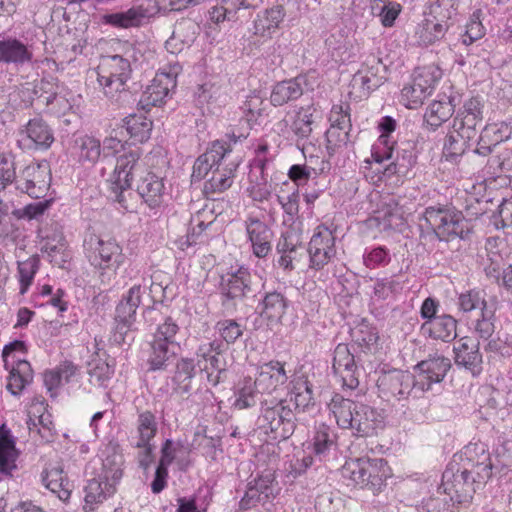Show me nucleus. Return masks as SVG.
Listing matches in <instances>:
<instances>
[{"label": "nucleus", "instance_id": "50", "mask_svg": "<svg viewBox=\"0 0 512 512\" xmlns=\"http://www.w3.org/2000/svg\"><path fill=\"white\" fill-rule=\"evenodd\" d=\"M402 284L394 277L378 278L374 281L371 300L384 302L394 300L402 291Z\"/></svg>", "mask_w": 512, "mask_h": 512}, {"label": "nucleus", "instance_id": "63", "mask_svg": "<svg viewBox=\"0 0 512 512\" xmlns=\"http://www.w3.org/2000/svg\"><path fill=\"white\" fill-rule=\"evenodd\" d=\"M215 331L224 342L232 344L243 335L244 327L234 319H224L216 323Z\"/></svg>", "mask_w": 512, "mask_h": 512}, {"label": "nucleus", "instance_id": "30", "mask_svg": "<svg viewBox=\"0 0 512 512\" xmlns=\"http://www.w3.org/2000/svg\"><path fill=\"white\" fill-rule=\"evenodd\" d=\"M8 372L6 378V389L11 395L19 397L24 390L32 383L34 378L33 369L28 361H17L3 364Z\"/></svg>", "mask_w": 512, "mask_h": 512}, {"label": "nucleus", "instance_id": "36", "mask_svg": "<svg viewBox=\"0 0 512 512\" xmlns=\"http://www.w3.org/2000/svg\"><path fill=\"white\" fill-rule=\"evenodd\" d=\"M358 423L356 436H373L385 426V418L382 412L374 407L361 403L358 410Z\"/></svg>", "mask_w": 512, "mask_h": 512}, {"label": "nucleus", "instance_id": "61", "mask_svg": "<svg viewBox=\"0 0 512 512\" xmlns=\"http://www.w3.org/2000/svg\"><path fill=\"white\" fill-rule=\"evenodd\" d=\"M229 143L223 140H216L211 143L209 148L206 150L203 155L207 157V159L212 162L215 167H220L221 161L224 160L227 155L231 152V142L236 143L239 137L234 134L228 135Z\"/></svg>", "mask_w": 512, "mask_h": 512}, {"label": "nucleus", "instance_id": "13", "mask_svg": "<svg viewBox=\"0 0 512 512\" xmlns=\"http://www.w3.org/2000/svg\"><path fill=\"white\" fill-rule=\"evenodd\" d=\"M224 350V345L220 340H213L202 343L196 350L195 363L200 372L206 375L209 385L217 386L221 380V374L225 372V364L220 356Z\"/></svg>", "mask_w": 512, "mask_h": 512}, {"label": "nucleus", "instance_id": "34", "mask_svg": "<svg viewBox=\"0 0 512 512\" xmlns=\"http://www.w3.org/2000/svg\"><path fill=\"white\" fill-rule=\"evenodd\" d=\"M248 196L254 202H269L273 198L271 185L264 175V164L256 161L249 172V185L246 189Z\"/></svg>", "mask_w": 512, "mask_h": 512}, {"label": "nucleus", "instance_id": "10", "mask_svg": "<svg viewBox=\"0 0 512 512\" xmlns=\"http://www.w3.org/2000/svg\"><path fill=\"white\" fill-rule=\"evenodd\" d=\"M182 71L178 62H170L160 68L150 85L143 91L139 105L144 110L161 105L169 93L176 88L177 77Z\"/></svg>", "mask_w": 512, "mask_h": 512}, {"label": "nucleus", "instance_id": "21", "mask_svg": "<svg viewBox=\"0 0 512 512\" xmlns=\"http://www.w3.org/2000/svg\"><path fill=\"white\" fill-rule=\"evenodd\" d=\"M451 367L450 359L434 355L417 364L419 374L415 377L417 388L429 390L434 383L441 382Z\"/></svg>", "mask_w": 512, "mask_h": 512}, {"label": "nucleus", "instance_id": "48", "mask_svg": "<svg viewBox=\"0 0 512 512\" xmlns=\"http://www.w3.org/2000/svg\"><path fill=\"white\" fill-rule=\"evenodd\" d=\"M31 52L26 45L16 39L0 41V63L20 64L30 61Z\"/></svg>", "mask_w": 512, "mask_h": 512}, {"label": "nucleus", "instance_id": "9", "mask_svg": "<svg viewBox=\"0 0 512 512\" xmlns=\"http://www.w3.org/2000/svg\"><path fill=\"white\" fill-rule=\"evenodd\" d=\"M423 217L439 240L463 239L469 232L467 221L458 212L430 206L425 209Z\"/></svg>", "mask_w": 512, "mask_h": 512}, {"label": "nucleus", "instance_id": "6", "mask_svg": "<svg viewBox=\"0 0 512 512\" xmlns=\"http://www.w3.org/2000/svg\"><path fill=\"white\" fill-rule=\"evenodd\" d=\"M123 475L122 457L108 456L102 461V471L98 478L90 479L84 489L85 509L94 508L112 496Z\"/></svg>", "mask_w": 512, "mask_h": 512}, {"label": "nucleus", "instance_id": "56", "mask_svg": "<svg viewBox=\"0 0 512 512\" xmlns=\"http://www.w3.org/2000/svg\"><path fill=\"white\" fill-rule=\"evenodd\" d=\"M89 381L92 385L106 388L114 374V365L102 359L89 363Z\"/></svg>", "mask_w": 512, "mask_h": 512}, {"label": "nucleus", "instance_id": "44", "mask_svg": "<svg viewBox=\"0 0 512 512\" xmlns=\"http://www.w3.org/2000/svg\"><path fill=\"white\" fill-rule=\"evenodd\" d=\"M260 393L256 388V381L251 377L239 379L233 388L232 406L238 410L253 407L256 404V396Z\"/></svg>", "mask_w": 512, "mask_h": 512}, {"label": "nucleus", "instance_id": "55", "mask_svg": "<svg viewBox=\"0 0 512 512\" xmlns=\"http://www.w3.org/2000/svg\"><path fill=\"white\" fill-rule=\"evenodd\" d=\"M285 17L284 8L281 5L273 6L259 13L255 20V28L257 31H269L281 29V23Z\"/></svg>", "mask_w": 512, "mask_h": 512}, {"label": "nucleus", "instance_id": "2", "mask_svg": "<svg viewBox=\"0 0 512 512\" xmlns=\"http://www.w3.org/2000/svg\"><path fill=\"white\" fill-rule=\"evenodd\" d=\"M493 463L486 444L469 443L447 465L438 490L444 498L430 497L417 506L418 512H454L455 504H469L477 490L492 476Z\"/></svg>", "mask_w": 512, "mask_h": 512}, {"label": "nucleus", "instance_id": "59", "mask_svg": "<svg viewBox=\"0 0 512 512\" xmlns=\"http://www.w3.org/2000/svg\"><path fill=\"white\" fill-rule=\"evenodd\" d=\"M39 264L40 260L37 256H31L24 261L18 262V275L21 294H25L28 291L39 269Z\"/></svg>", "mask_w": 512, "mask_h": 512}, {"label": "nucleus", "instance_id": "64", "mask_svg": "<svg viewBox=\"0 0 512 512\" xmlns=\"http://www.w3.org/2000/svg\"><path fill=\"white\" fill-rule=\"evenodd\" d=\"M429 95L420 87V84L411 83L401 90V99L409 109H417Z\"/></svg>", "mask_w": 512, "mask_h": 512}, {"label": "nucleus", "instance_id": "17", "mask_svg": "<svg viewBox=\"0 0 512 512\" xmlns=\"http://www.w3.org/2000/svg\"><path fill=\"white\" fill-rule=\"evenodd\" d=\"M219 289L221 295L228 300H238L248 296L253 292L250 269L243 265L236 269L231 267L221 276Z\"/></svg>", "mask_w": 512, "mask_h": 512}, {"label": "nucleus", "instance_id": "11", "mask_svg": "<svg viewBox=\"0 0 512 512\" xmlns=\"http://www.w3.org/2000/svg\"><path fill=\"white\" fill-rule=\"evenodd\" d=\"M335 229L324 224L318 225L308 244L309 268L320 271L336 257Z\"/></svg>", "mask_w": 512, "mask_h": 512}, {"label": "nucleus", "instance_id": "35", "mask_svg": "<svg viewBox=\"0 0 512 512\" xmlns=\"http://www.w3.org/2000/svg\"><path fill=\"white\" fill-rule=\"evenodd\" d=\"M238 163L231 162L224 167H217L212 171V176L204 183L203 192L208 198L220 194L229 189L234 181Z\"/></svg>", "mask_w": 512, "mask_h": 512}, {"label": "nucleus", "instance_id": "20", "mask_svg": "<svg viewBox=\"0 0 512 512\" xmlns=\"http://www.w3.org/2000/svg\"><path fill=\"white\" fill-rule=\"evenodd\" d=\"M273 472L266 470L249 481L244 496L239 505L241 509H250L260 502L275 496L276 485Z\"/></svg>", "mask_w": 512, "mask_h": 512}, {"label": "nucleus", "instance_id": "32", "mask_svg": "<svg viewBox=\"0 0 512 512\" xmlns=\"http://www.w3.org/2000/svg\"><path fill=\"white\" fill-rule=\"evenodd\" d=\"M307 86L306 76L300 75L293 79L278 82L272 88L270 101L275 107L300 98Z\"/></svg>", "mask_w": 512, "mask_h": 512}, {"label": "nucleus", "instance_id": "45", "mask_svg": "<svg viewBox=\"0 0 512 512\" xmlns=\"http://www.w3.org/2000/svg\"><path fill=\"white\" fill-rule=\"evenodd\" d=\"M42 483L61 501L65 502L70 498L71 485L60 467L46 469L42 473Z\"/></svg>", "mask_w": 512, "mask_h": 512}, {"label": "nucleus", "instance_id": "15", "mask_svg": "<svg viewBox=\"0 0 512 512\" xmlns=\"http://www.w3.org/2000/svg\"><path fill=\"white\" fill-rule=\"evenodd\" d=\"M244 227L252 254L259 259L266 258L272 251L273 232L271 228L264 220L253 214L246 217Z\"/></svg>", "mask_w": 512, "mask_h": 512}, {"label": "nucleus", "instance_id": "47", "mask_svg": "<svg viewBox=\"0 0 512 512\" xmlns=\"http://www.w3.org/2000/svg\"><path fill=\"white\" fill-rule=\"evenodd\" d=\"M158 431L156 415L151 411H142L136 420L137 441L135 446H147L151 444Z\"/></svg>", "mask_w": 512, "mask_h": 512}, {"label": "nucleus", "instance_id": "54", "mask_svg": "<svg viewBox=\"0 0 512 512\" xmlns=\"http://www.w3.org/2000/svg\"><path fill=\"white\" fill-rule=\"evenodd\" d=\"M352 340L360 348L372 350L376 348L379 334L376 327L363 321L351 331Z\"/></svg>", "mask_w": 512, "mask_h": 512}, {"label": "nucleus", "instance_id": "25", "mask_svg": "<svg viewBox=\"0 0 512 512\" xmlns=\"http://www.w3.org/2000/svg\"><path fill=\"white\" fill-rule=\"evenodd\" d=\"M332 368L334 373L341 378L343 388L354 390L358 387L359 380L355 375L357 367L354 355L346 344L336 346Z\"/></svg>", "mask_w": 512, "mask_h": 512}, {"label": "nucleus", "instance_id": "4", "mask_svg": "<svg viewBox=\"0 0 512 512\" xmlns=\"http://www.w3.org/2000/svg\"><path fill=\"white\" fill-rule=\"evenodd\" d=\"M483 119V103L478 97L466 100L456 112L452 127L446 136L443 156L446 160L456 162L470 146V141L477 136V126Z\"/></svg>", "mask_w": 512, "mask_h": 512}, {"label": "nucleus", "instance_id": "12", "mask_svg": "<svg viewBox=\"0 0 512 512\" xmlns=\"http://www.w3.org/2000/svg\"><path fill=\"white\" fill-rule=\"evenodd\" d=\"M50 184L51 173L48 163H31L18 172L15 188L31 198L40 199L47 195Z\"/></svg>", "mask_w": 512, "mask_h": 512}, {"label": "nucleus", "instance_id": "60", "mask_svg": "<svg viewBox=\"0 0 512 512\" xmlns=\"http://www.w3.org/2000/svg\"><path fill=\"white\" fill-rule=\"evenodd\" d=\"M42 251L47 254L50 262L55 265L61 266L70 258V252L68 251L66 240L62 236H59L57 240H47Z\"/></svg>", "mask_w": 512, "mask_h": 512}, {"label": "nucleus", "instance_id": "38", "mask_svg": "<svg viewBox=\"0 0 512 512\" xmlns=\"http://www.w3.org/2000/svg\"><path fill=\"white\" fill-rule=\"evenodd\" d=\"M456 97L448 96L447 99L434 100L426 108L424 121L431 130H436L444 122L450 119L454 113Z\"/></svg>", "mask_w": 512, "mask_h": 512}, {"label": "nucleus", "instance_id": "62", "mask_svg": "<svg viewBox=\"0 0 512 512\" xmlns=\"http://www.w3.org/2000/svg\"><path fill=\"white\" fill-rule=\"evenodd\" d=\"M185 453L184 447L171 439H167L161 447V457L159 463L161 466L169 467L174 461H177L180 469H184V464L180 456Z\"/></svg>", "mask_w": 512, "mask_h": 512}, {"label": "nucleus", "instance_id": "8", "mask_svg": "<svg viewBox=\"0 0 512 512\" xmlns=\"http://www.w3.org/2000/svg\"><path fill=\"white\" fill-rule=\"evenodd\" d=\"M84 249L90 264L101 270L116 271L125 262L122 246L113 238L91 235L85 240Z\"/></svg>", "mask_w": 512, "mask_h": 512}, {"label": "nucleus", "instance_id": "5", "mask_svg": "<svg viewBox=\"0 0 512 512\" xmlns=\"http://www.w3.org/2000/svg\"><path fill=\"white\" fill-rule=\"evenodd\" d=\"M148 168V158H142L138 149H130L117 156L115 167L107 178L114 200L124 206V192L131 188L133 179H139Z\"/></svg>", "mask_w": 512, "mask_h": 512}, {"label": "nucleus", "instance_id": "51", "mask_svg": "<svg viewBox=\"0 0 512 512\" xmlns=\"http://www.w3.org/2000/svg\"><path fill=\"white\" fill-rule=\"evenodd\" d=\"M443 76L442 69L435 64L418 67L413 74L412 82L420 84V87L430 96Z\"/></svg>", "mask_w": 512, "mask_h": 512}, {"label": "nucleus", "instance_id": "39", "mask_svg": "<svg viewBox=\"0 0 512 512\" xmlns=\"http://www.w3.org/2000/svg\"><path fill=\"white\" fill-rule=\"evenodd\" d=\"M17 451L9 430L0 429V481L10 477L16 469Z\"/></svg>", "mask_w": 512, "mask_h": 512}, {"label": "nucleus", "instance_id": "40", "mask_svg": "<svg viewBox=\"0 0 512 512\" xmlns=\"http://www.w3.org/2000/svg\"><path fill=\"white\" fill-rule=\"evenodd\" d=\"M422 20L423 32H447L453 27L451 11L442 8L441 4H433L425 11Z\"/></svg>", "mask_w": 512, "mask_h": 512}, {"label": "nucleus", "instance_id": "1", "mask_svg": "<svg viewBox=\"0 0 512 512\" xmlns=\"http://www.w3.org/2000/svg\"><path fill=\"white\" fill-rule=\"evenodd\" d=\"M256 388L261 393L272 394L287 384L286 396L280 400L261 402L260 414L256 421L259 433L267 440L279 441L289 438L295 428V415L309 413L315 408L313 386L304 374L290 378L285 363L271 360L256 368Z\"/></svg>", "mask_w": 512, "mask_h": 512}, {"label": "nucleus", "instance_id": "24", "mask_svg": "<svg viewBox=\"0 0 512 512\" xmlns=\"http://www.w3.org/2000/svg\"><path fill=\"white\" fill-rule=\"evenodd\" d=\"M511 135L512 127L510 122L487 123L478 137L474 152L481 156H487L498 144L510 139Z\"/></svg>", "mask_w": 512, "mask_h": 512}, {"label": "nucleus", "instance_id": "14", "mask_svg": "<svg viewBox=\"0 0 512 512\" xmlns=\"http://www.w3.org/2000/svg\"><path fill=\"white\" fill-rule=\"evenodd\" d=\"M379 395L386 401L406 399L414 387L415 376L408 371L394 370L378 379Z\"/></svg>", "mask_w": 512, "mask_h": 512}, {"label": "nucleus", "instance_id": "27", "mask_svg": "<svg viewBox=\"0 0 512 512\" xmlns=\"http://www.w3.org/2000/svg\"><path fill=\"white\" fill-rule=\"evenodd\" d=\"M364 489L373 493L380 492L386 486V480L391 477V469L383 458L362 457Z\"/></svg>", "mask_w": 512, "mask_h": 512}, {"label": "nucleus", "instance_id": "57", "mask_svg": "<svg viewBox=\"0 0 512 512\" xmlns=\"http://www.w3.org/2000/svg\"><path fill=\"white\" fill-rule=\"evenodd\" d=\"M362 258L365 267L371 270L386 267L392 259L390 250L383 245L366 247Z\"/></svg>", "mask_w": 512, "mask_h": 512}, {"label": "nucleus", "instance_id": "3", "mask_svg": "<svg viewBox=\"0 0 512 512\" xmlns=\"http://www.w3.org/2000/svg\"><path fill=\"white\" fill-rule=\"evenodd\" d=\"M380 135L371 147V156L363 161L361 171L372 184L381 182L392 185H401L409 177L416 164L417 157L411 150L397 152L393 158L397 141L393 137L396 129V121L391 116H384L378 123Z\"/></svg>", "mask_w": 512, "mask_h": 512}, {"label": "nucleus", "instance_id": "46", "mask_svg": "<svg viewBox=\"0 0 512 512\" xmlns=\"http://www.w3.org/2000/svg\"><path fill=\"white\" fill-rule=\"evenodd\" d=\"M316 112L314 105L299 107L293 115H289L295 140L307 139L312 132L313 116Z\"/></svg>", "mask_w": 512, "mask_h": 512}, {"label": "nucleus", "instance_id": "42", "mask_svg": "<svg viewBox=\"0 0 512 512\" xmlns=\"http://www.w3.org/2000/svg\"><path fill=\"white\" fill-rule=\"evenodd\" d=\"M196 364L193 358L182 357L175 366L172 377L173 390L179 394H186L192 388V380L196 375Z\"/></svg>", "mask_w": 512, "mask_h": 512}, {"label": "nucleus", "instance_id": "23", "mask_svg": "<svg viewBox=\"0 0 512 512\" xmlns=\"http://www.w3.org/2000/svg\"><path fill=\"white\" fill-rule=\"evenodd\" d=\"M359 407L361 403L344 398L340 394H335L328 404L329 412L333 415L338 427L351 430L353 435L357 433Z\"/></svg>", "mask_w": 512, "mask_h": 512}, {"label": "nucleus", "instance_id": "26", "mask_svg": "<svg viewBox=\"0 0 512 512\" xmlns=\"http://www.w3.org/2000/svg\"><path fill=\"white\" fill-rule=\"evenodd\" d=\"M423 337L444 343L452 342L457 337V320L449 314H441L420 326Z\"/></svg>", "mask_w": 512, "mask_h": 512}, {"label": "nucleus", "instance_id": "18", "mask_svg": "<svg viewBox=\"0 0 512 512\" xmlns=\"http://www.w3.org/2000/svg\"><path fill=\"white\" fill-rule=\"evenodd\" d=\"M137 193L152 210H157L164 206L169 196L164 178L148 169L138 179Z\"/></svg>", "mask_w": 512, "mask_h": 512}, {"label": "nucleus", "instance_id": "29", "mask_svg": "<svg viewBox=\"0 0 512 512\" xmlns=\"http://www.w3.org/2000/svg\"><path fill=\"white\" fill-rule=\"evenodd\" d=\"M300 245L301 234L299 231L293 227L284 228L276 245V251L279 255L277 259L278 267L284 271H292L294 269L293 260Z\"/></svg>", "mask_w": 512, "mask_h": 512}, {"label": "nucleus", "instance_id": "19", "mask_svg": "<svg viewBox=\"0 0 512 512\" xmlns=\"http://www.w3.org/2000/svg\"><path fill=\"white\" fill-rule=\"evenodd\" d=\"M54 142L52 129L41 118L30 119L19 132L18 146L25 149H48Z\"/></svg>", "mask_w": 512, "mask_h": 512}, {"label": "nucleus", "instance_id": "22", "mask_svg": "<svg viewBox=\"0 0 512 512\" xmlns=\"http://www.w3.org/2000/svg\"><path fill=\"white\" fill-rule=\"evenodd\" d=\"M454 361L459 367L469 371L476 377L482 372V354L479 351V343L470 338H460L453 347Z\"/></svg>", "mask_w": 512, "mask_h": 512}, {"label": "nucleus", "instance_id": "49", "mask_svg": "<svg viewBox=\"0 0 512 512\" xmlns=\"http://www.w3.org/2000/svg\"><path fill=\"white\" fill-rule=\"evenodd\" d=\"M124 122L128 134L134 141L143 143L150 138L153 123L144 114L129 115Z\"/></svg>", "mask_w": 512, "mask_h": 512}, {"label": "nucleus", "instance_id": "43", "mask_svg": "<svg viewBox=\"0 0 512 512\" xmlns=\"http://www.w3.org/2000/svg\"><path fill=\"white\" fill-rule=\"evenodd\" d=\"M337 435L333 429L321 424L317 427L312 440V450L319 460H326L337 450Z\"/></svg>", "mask_w": 512, "mask_h": 512}, {"label": "nucleus", "instance_id": "52", "mask_svg": "<svg viewBox=\"0 0 512 512\" xmlns=\"http://www.w3.org/2000/svg\"><path fill=\"white\" fill-rule=\"evenodd\" d=\"M457 306L458 309L465 314L477 312L479 315L484 309H488L492 305L487 304L483 291L469 290L459 294Z\"/></svg>", "mask_w": 512, "mask_h": 512}, {"label": "nucleus", "instance_id": "53", "mask_svg": "<svg viewBox=\"0 0 512 512\" xmlns=\"http://www.w3.org/2000/svg\"><path fill=\"white\" fill-rule=\"evenodd\" d=\"M364 471L362 457L346 460L340 469L342 480L347 486L361 489H364Z\"/></svg>", "mask_w": 512, "mask_h": 512}, {"label": "nucleus", "instance_id": "58", "mask_svg": "<svg viewBox=\"0 0 512 512\" xmlns=\"http://www.w3.org/2000/svg\"><path fill=\"white\" fill-rule=\"evenodd\" d=\"M175 354L170 350V345L153 341L151 344V352L147 360L150 371L164 370L168 365V361Z\"/></svg>", "mask_w": 512, "mask_h": 512}, {"label": "nucleus", "instance_id": "33", "mask_svg": "<svg viewBox=\"0 0 512 512\" xmlns=\"http://www.w3.org/2000/svg\"><path fill=\"white\" fill-rule=\"evenodd\" d=\"M377 226L382 231L404 232L407 228L406 214L401 206L394 200H391L374 217Z\"/></svg>", "mask_w": 512, "mask_h": 512}, {"label": "nucleus", "instance_id": "37", "mask_svg": "<svg viewBox=\"0 0 512 512\" xmlns=\"http://www.w3.org/2000/svg\"><path fill=\"white\" fill-rule=\"evenodd\" d=\"M27 425L30 432L38 433L47 441L52 437L53 423L43 401L32 403L28 411Z\"/></svg>", "mask_w": 512, "mask_h": 512}, {"label": "nucleus", "instance_id": "31", "mask_svg": "<svg viewBox=\"0 0 512 512\" xmlns=\"http://www.w3.org/2000/svg\"><path fill=\"white\" fill-rule=\"evenodd\" d=\"M154 7H144L142 4L133 6L127 11L107 14L103 16V20L107 24H111L115 28L128 29L140 27L147 23L154 14Z\"/></svg>", "mask_w": 512, "mask_h": 512}, {"label": "nucleus", "instance_id": "41", "mask_svg": "<svg viewBox=\"0 0 512 512\" xmlns=\"http://www.w3.org/2000/svg\"><path fill=\"white\" fill-rule=\"evenodd\" d=\"M260 314L270 322L278 323L286 313L288 300L277 291L267 292L258 305Z\"/></svg>", "mask_w": 512, "mask_h": 512}, {"label": "nucleus", "instance_id": "28", "mask_svg": "<svg viewBox=\"0 0 512 512\" xmlns=\"http://www.w3.org/2000/svg\"><path fill=\"white\" fill-rule=\"evenodd\" d=\"M70 153L79 164L93 167L101 156V141L92 135H78L73 140Z\"/></svg>", "mask_w": 512, "mask_h": 512}, {"label": "nucleus", "instance_id": "7", "mask_svg": "<svg viewBox=\"0 0 512 512\" xmlns=\"http://www.w3.org/2000/svg\"><path fill=\"white\" fill-rule=\"evenodd\" d=\"M131 64L120 55L105 56L97 67V81L103 93L110 100H118L126 91V83L131 76Z\"/></svg>", "mask_w": 512, "mask_h": 512}, {"label": "nucleus", "instance_id": "16", "mask_svg": "<svg viewBox=\"0 0 512 512\" xmlns=\"http://www.w3.org/2000/svg\"><path fill=\"white\" fill-rule=\"evenodd\" d=\"M385 72L386 68L381 60L373 55L369 56L354 74L351 85L360 91L361 96L369 95L385 82Z\"/></svg>", "mask_w": 512, "mask_h": 512}]
</instances>
